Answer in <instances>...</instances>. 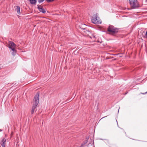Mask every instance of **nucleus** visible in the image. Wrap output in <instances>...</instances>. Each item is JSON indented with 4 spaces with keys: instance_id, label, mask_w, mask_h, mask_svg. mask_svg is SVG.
<instances>
[{
    "instance_id": "1",
    "label": "nucleus",
    "mask_w": 147,
    "mask_h": 147,
    "mask_svg": "<svg viewBox=\"0 0 147 147\" xmlns=\"http://www.w3.org/2000/svg\"><path fill=\"white\" fill-rule=\"evenodd\" d=\"M39 94L38 93H36L35 96L33 100V106L32 107L31 110V114H33L35 109L36 108L37 105L38 104L39 101Z\"/></svg>"
},
{
    "instance_id": "2",
    "label": "nucleus",
    "mask_w": 147,
    "mask_h": 147,
    "mask_svg": "<svg viewBox=\"0 0 147 147\" xmlns=\"http://www.w3.org/2000/svg\"><path fill=\"white\" fill-rule=\"evenodd\" d=\"M7 47L9 48L10 51L13 55H15L16 53V51L15 49L16 45L13 42L9 41Z\"/></svg>"
},
{
    "instance_id": "3",
    "label": "nucleus",
    "mask_w": 147,
    "mask_h": 147,
    "mask_svg": "<svg viewBox=\"0 0 147 147\" xmlns=\"http://www.w3.org/2000/svg\"><path fill=\"white\" fill-rule=\"evenodd\" d=\"M118 28H115L113 26L109 25L107 28V30L109 32V34L114 35L117 34L118 31Z\"/></svg>"
},
{
    "instance_id": "4",
    "label": "nucleus",
    "mask_w": 147,
    "mask_h": 147,
    "mask_svg": "<svg viewBox=\"0 0 147 147\" xmlns=\"http://www.w3.org/2000/svg\"><path fill=\"white\" fill-rule=\"evenodd\" d=\"M129 1L130 4L132 8L135 9L139 7V4L137 0H129Z\"/></svg>"
},
{
    "instance_id": "5",
    "label": "nucleus",
    "mask_w": 147,
    "mask_h": 147,
    "mask_svg": "<svg viewBox=\"0 0 147 147\" xmlns=\"http://www.w3.org/2000/svg\"><path fill=\"white\" fill-rule=\"evenodd\" d=\"M98 18L97 17L96 14L94 15L92 17V22L94 24H100L101 22L98 20Z\"/></svg>"
},
{
    "instance_id": "6",
    "label": "nucleus",
    "mask_w": 147,
    "mask_h": 147,
    "mask_svg": "<svg viewBox=\"0 0 147 147\" xmlns=\"http://www.w3.org/2000/svg\"><path fill=\"white\" fill-rule=\"evenodd\" d=\"M38 8L39 10V11L43 13H44L46 12V11L44 9L43 7L40 5H38Z\"/></svg>"
},
{
    "instance_id": "7",
    "label": "nucleus",
    "mask_w": 147,
    "mask_h": 147,
    "mask_svg": "<svg viewBox=\"0 0 147 147\" xmlns=\"http://www.w3.org/2000/svg\"><path fill=\"white\" fill-rule=\"evenodd\" d=\"M6 141V139L5 138H3L2 140L1 143V144L2 147H5Z\"/></svg>"
},
{
    "instance_id": "8",
    "label": "nucleus",
    "mask_w": 147,
    "mask_h": 147,
    "mask_svg": "<svg viewBox=\"0 0 147 147\" xmlns=\"http://www.w3.org/2000/svg\"><path fill=\"white\" fill-rule=\"evenodd\" d=\"M88 147H94V142L93 141L91 140L90 141V143H89L88 145Z\"/></svg>"
},
{
    "instance_id": "9",
    "label": "nucleus",
    "mask_w": 147,
    "mask_h": 147,
    "mask_svg": "<svg viewBox=\"0 0 147 147\" xmlns=\"http://www.w3.org/2000/svg\"><path fill=\"white\" fill-rule=\"evenodd\" d=\"M16 9L17 10V13L18 14H20V7L19 6H16Z\"/></svg>"
},
{
    "instance_id": "10",
    "label": "nucleus",
    "mask_w": 147,
    "mask_h": 147,
    "mask_svg": "<svg viewBox=\"0 0 147 147\" xmlns=\"http://www.w3.org/2000/svg\"><path fill=\"white\" fill-rule=\"evenodd\" d=\"M31 3L32 4H34L36 3V0H29Z\"/></svg>"
},
{
    "instance_id": "11",
    "label": "nucleus",
    "mask_w": 147,
    "mask_h": 147,
    "mask_svg": "<svg viewBox=\"0 0 147 147\" xmlns=\"http://www.w3.org/2000/svg\"><path fill=\"white\" fill-rule=\"evenodd\" d=\"M38 0V2L39 3H41L42 2H43L45 0Z\"/></svg>"
},
{
    "instance_id": "12",
    "label": "nucleus",
    "mask_w": 147,
    "mask_h": 147,
    "mask_svg": "<svg viewBox=\"0 0 147 147\" xmlns=\"http://www.w3.org/2000/svg\"><path fill=\"white\" fill-rule=\"evenodd\" d=\"M55 0H46V1L48 2H50L53 1Z\"/></svg>"
},
{
    "instance_id": "13",
    "label": "nucleus",
    "mask_w": 147,
    "mask_h": 147,
    "mask_svg": "<svg viewBox=\"0 0 147 147\" xmlns=\"http://www.w3.org/2000/svg\"><path fill=\"white\" fill-rule=\"evenodd\" d=\"M146 93H147V91L146 92H145L144 93H143V94H146Z\"/></svg>"
},
{
    "instance_id": "14",
    "label": "nucleus",
    "mask_w": 147,
    "mask_h": 147,
    "mask_svg": "<svg viewBox=\"0 0 147 147\" xmlns=\"http://www.w3.org/2000/svg\"><path fill=\"white\" fill-rule=\"evenodd\" d=\"M87 143V140L86 141V142L84 143V144H86Z\"/></svg>"
},
{
    "instance_id": "15",
    "label": "nucleus",
    "mask_w": 147,
    "mask_h": 147,
    "mask_svg": "<svg viewBox=\"0 0 147 147\" xmlns=\"http://www.w3.org/2000/svg\"><path fill=\"white\" fill-rule=\"evenodd\" d=\"M2 131V130H1V129H0V131Z\"/></svg>"
}]
</instances>
